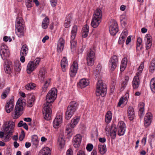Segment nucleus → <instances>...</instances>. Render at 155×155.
I'll return each mask as SVG.
<instances>
[{
  "instance_id": "f257e3e1",
  "label": "nucleus",
  "mask_w": 155,
  "mask_h": 155,
  "mask_svg": "<svg viewBox=\"0 0 155 155\" xmlns=\"http://www.w3.org/2000/svg\"><path fill=\"white\" fill-rule=\"evenodd\" d=\"M57 91L56 88H52L48 92L46 96V102L44 104L43 112L44 118L47 120L50 119L52 108L51 103L54 102L56 98Z\"/></svg>"
},
{
  "instance_id": "f03ea898",
  "label": "nucleus",
  "mask_w": 155,
  "mask_h": 155,
  "mask_svg": "<svg viewBox=\"0 0 155 155\" xmlns=\"http://www.w3.org/2000/svg\"><path fill=\"white\" fill-rule=\"evenodd\" d=\"M15 123L12 120H9L4 122L2 126L3 130L5 135L4 140L5 142L9 141L10 137L14 131Z\"/></svg>"
},
{
  "instance_id": "7ed1b4c3",
  "label": "nucleus",
  "mask_w": 155,
  "mask_h": 155,
  "mask_svg": "<svg viewBox=\"0 0 155 155\" xmlns=\"http://www.w3.org/2000/svg\"><path fill=\"white\" fill-rule=\"evenodd\" d=\"M25 22L22 18L18 17L16 19L15 23V33L19 37H21L24 35L25 32Z\"/></svg>"
},
{
  "instance_id": "20e7f679",
  "label": "nucleus",
  "mask_w": 155,
  "mask_h": 155,
  "mask_svg": "<svg viewBox=\"0 0 155 155\" xmlns=\"http://www.w3.org/2000/svg\"><path fill=\"white\" fill-rule=\"evenodd\" d=\"M25 105V100L23 98H19L15 107L14 114L13 115L14 119H17L21 115V112L23 110L24 106Z\"/></svg>"
},
{
  "instance_id": "39448f33",
  "label": "nucleus",
  "mask_w": 155,
  "mask_h": 155,
  "mask_svg": "<svg viewBox=\"0 0 155 155\" xmlns=\"http://www.w3.org/2000/svg\"><path fill=\"white\" fill-rule=\"evenodd\" d=\"M96 95L97 96L101 95L102 97L105 96L107 93L106 86L104 85L101 80H99L97 84Z\"/></svg>"
},
{
  "instance_id": "423d86ee",
  "label": "nucleus",
  "mask_w": 155,
  "mask_h": 155,
  "mask_svg": "<svg viewBox=\"0 0 155 155\" xmlns=\"http://www.w3.org/2000/svg\"><path fill=\"white\" fill-rule=\"evenodd\" d=\"M78 103L75 101L71 102L68 107L65 113V118L67 120H69L73 115L76 110Z\"/></svg>"
},
{
  "instance_id": "0eeeda50",
  "label": "nucleus",
  "mask_w": 155,
  "mask_h": 155,
  "mask_svg": "<svg viewBox=\"0 0 155 155\" xmlns=\"http://www.w3.org/2000/svg\"><path fill=\"white\" fill-rule=\"evenodd\" d=\"M78 28L76 25L74 26L72 28L71 32V48L72 50L74 51L75 49L76 46V42L74 41V39L76 37Z\"/></svg>"
},
{
  "instance_id": "6e6552de",
  "label": "nucleus",
  "mask_w": 155,
  "mask_h": 155,
  "mask_svg": "<svg viewBox=\"0 0 155 155\" xmlns=\"http://www.w3.org/2000/svg\"><path fill=\"white\" fill-rule=\"evenodd\" d=\"M0 55L3 60H6L9 56V52L7 47L5 45H2L0 48Z\"/></svg>"
},
{
  "instance_id": "1a4fd4ad",
  "label": "nucleus",
  "mask_w": 155,
  "mask_h": 155,
  "mask_svg": "<svg viewBox=\"0 0 155 155\" xmlns=\"http://www.w3.org/2000/svg\"><path fill=\"white\" fill-rule=\"evenodd\" d=\"M95 60L94 52L90 49V51L88 52L87 57V65L91 66H92L94 64V61Z\"/></svg>"
},
{
  "instance_id": "9d476101",
  "label": "nucleus",
  "mask_w": 155,
  "mask_h": 155,
  "mask_svg": "<svg viewBox=\"0 0 155 155\" xmlns=\"http://www.w3.org/2000/svg\"><path fill=\"white\" fill-rule=\"evenodd\" d=\"M118 62L117 57L116 55L112 56L110 58L109 63V67L112 71H113L116 68Z\"/></svg>"
},
{
  "instance_id": "9b49d317",
  "label": "nucleus",
  "mask_w": 155,
  "mask_h": 155,
  "mask_svg": "<svg viewBox=\"0 0 155 155\" xmlns=\"http://www.w3.org/2000/svg\"><path fill=\"white\" fill-rule=\"evenodd\" d=\"M118 62L117 57L116 55L112 56L110 58L109 63V67L112 71H113L116 68Z\"/></svg>"
},
{
  "instance_id": "f8f14e48",
  "label": "nucleus",
  "mask_w": 155,
  "mask_h": 155,
  "mask_svg": "<svg viewBox=\"0 0 155 155\" xmlns=\"http://www.w3.org/2000/svg\"><path fill=\"white\" fill-rule=\"evenodd\" d=\"M14 106V97L7 102L5 105V110L7 113H9L13 110Z\"/></svg>"
},
{
  "instance_id": "ddd939ff",
  "label": "nucleus",
  "mask_w": 155,
  "mask_h": 155,
  "mask_svg": "<svg viewBox=\"0 0 155 155\" xmlns=\"http://www.w3.org/2000/svg\"><path fill=\"white\" fill-rule=\"evenodd\" d=\"M111 24L109 28L110 32L111 35H115L118 30L117 24L115 21H113Z\"/></svg>"
},
{
  "instance_id": "4468645a",
  "label": "nucleus",
  "mask_w": 155,
  "mask_h": 155,
  "mask_svg": "<svg viewBox=\"0 0 155 155\" xmlns=\"http://www.w3.org/2000/svg\"><path fill=\"white\" fill-rule=\"evenodd\" d=\"M73 143L74 147L76 148L80 146L81 141V135L79 134L76 135L73 138Z\"/></svg>"
},
{
  "instance_id": "2eb2a0df",
  "label": "nucleus",
  "mask_w": 155,
  "mask_h": 155,
  "mask_svg": "<svg viewBox=\"0 0 155 155\" xmlns=\"http://www.w3.org/2000/svg\"><path fill=\"white\" fill-rule=\"evenodd\" d=\"M152 118V115L150 112H148L146 114L144 118V124L145 127H147L150 124Z\"/></svg>"
},
{
  "instance_id": "dca6fc26",
  "label": "nucleus",
  "mask_w": 155,
  "mask_h": 155,
  "mask_svg": "<svg viewBox=\"0 0 155 155\" xmlns=\"http://www.w3.org/2000/svg\"><path fill=\"white\" fill-rule=\"evenodd\" d=\"M78 64L77 62L74 61L70 68V74L71 77H74L77 72Z\"/></svg>"
},
{
  "instance_id": "f3484780",
  "label": "nucleus",
  "mask_w": 155,
  "mask_h": 155,
  "mask_svg": "<svg viewBox=\"0 0 155 155\" xmlns=\"http://www.w3.org/2000/svg\"><path fill=\"white\" fill-rule=\"evenodd\" d=\"M12 62L10 61L6 60L4 62V68L5 72L10 74L12 72Z\"/></svg>"
},
{
  "instance_id": "a211bd4d",
  "label": "nucleus",
  "mask_w": 155,
  "mask_h": 155,
  "mask_svg": "<svg viewBox=\"0 0 155 155\" xmlns=\"http://www.w3.org/2000/svg\"><path fill=\"white\" fill-rule=\"evenodd\" d=\"M62 121V117L61 115H57L54 119L53 122V127L54 128H57L61 124Z\"/></svg>"
},
{
  "instance_id": "6ab92c4d",
  "label": "nucleus",
  "mask_w": 155,
  "mask_h": 155,
  "mask_svg": "<svg viewBox=\"0 0 155 155\" xmlns=\"http://www.w3.org/2000/svg\"><path fill=\"white\" fill-rule=\"evenodd\" d=\"M37 67L34 64V63L32 61H30L28 64L27 68V73L30 74L34 71Z\"/></svg>"
},
{
  "instance_id": "aec40b11",
  "label": "nucleus",
  "mask_w": 155,
  "mask_h": 155,
  "mask_svg": "<svg viewBox=\"0 0 155 155\" xmlns=\"http://www.w3.org/2000/svg\"><path fill=\"white\" fill-rule=\"evenodd\" d=\"M64 40L62 38H60L58 42L57 47L58 52H60L62 51L64 48Z\"/></svg>"
},
{
  "instance_id": "412c9836",
  "label": "nucleus",
  "mask_w": 155,
  "mask_h": 155,
  "mask_svg": "<svg viewBox=\"0 0 155 155\" xmlns=\"http://www.w3.org/2000/svg\"><path fill=\"white\" fill-rule=\"evenodd\" d=\"M127 113L130 120H133L135 116V113L134 109L132 106L129 107L127 110Z\"/></svg>"
},
{
  "instance_id": "4be33fe9",
  "label": "nucleus",
  "mask_w": 155,
  "mask_h": 155,
  "mask_svg": "<svg viewBox=\"0 0 155 155\" xmlns=\"http://www.w3.org/2000/svg\"><path fill=\"white\" fill-rule=\"evenodd\" d=\"M65 141L64 140V134L63 132H61L59 134L58 140V145L61 147H64L65 145Z\"/></svg>"
},
{
  "instance_id": "5701e85b",
  "label": "nucleus",
  "mask_w": 155,
  "mask_h": 155,
  "mask_svg": "<svg viewBox=\"0 0 155 155\" xmlns=\"http://www.w3.org/2000/svg\"><path fill=\"white\" fill-rule=\"evenodd\" d=\"M61 64L62 71H65L68 66V61L66 57H64L62 58L61 61Z\"/></svg>"
},
{
  "instance_id": "b1692460",
  "label": "nucleus",
  "mask_w": 155,
  "mask_h": 155,
  "mask_svg": "<svg viewBox=\"0 0 155 155\" xmlns=\"http://www.w3.org/2000/svg\"><path fill=\"white\" fill-rule=\"evenodd\" d=\"M51 150L50 148L47 147H44L41 150L38 155H51Z\"/></svg>"
},
{
  "instance_id": "393cba45",
  "label": "nucleus",
  "mask_w": 155,
  "mask_h": 155,
  "mask_svg": "<svg viewBox=\"0 0 155 155\" xmlns=\"http://www.w3.org/2000/svg\"><path fill=\"white\" fill-rule=\"evenodd\" d=\"M89 81L87 80L82 79L79 81L78 86L82 88L87 86L89 84Z\"/></svg>"
},
{
  "instance_id": "a878e982",
  "label": "nucleus",
  "mask_w": 155,
  "mask_h": 155,
  "mask_svg": "<svg viewBox=\"0 0 155 155\" xmlns=\"http://www.w3.org/2000/svg\"><path fill=\"white\" fill-rule=\"evenodd\" d=\"M146 37L147 39L146 41V50H147L151 47L152 45V39L150 37L149 34H147Z\"/></svg>"
},
{
  "instance_id": "bb28decb",
  "label": "nucleus",
  "mask_w": 155,
  "mask_h": 155,
  "mask_svg": "<svg viewBox=\"0 0 155 155\" xmlns=\"http://www.w3.org/2000/svg\"><path fill=\"white\" fill-rule=\"evenodd\" d=\"M102 15L101 10L99 8L97 9L93 15V18L101 20Z\"/></svg>"
},
{
  "instance_id": "cd10ccee",
  "label": "nucleus",
  "mask_w": 155,
  "mask_h": 155,
  "mask_svg": "<svg viewBox=\"0 0 155 155\" xmlns=\"http://www.w3.org/2000/svg\"><path fill=\"white\" fill-rule=\"evenodd\" d=\"M133 87L134 89L138 88L140 84V81L139 78L137 76H135L132 82Z\"/></svg>"
},
{
  "instance_id": "c85d7f7f",
  "label": "nucleus",
  "mask_w": 155,
  "mask_h": 155,
  "mask_svg": "<svg viewBox=\"0 0 155 155\" xmlns=\"http://www.w3.org/2000/svg\"><path fill=\"white\" fill-rule=\"evenodd\" d=\"M101 20L93 18L91 22V25L94 28H97L101 22Z\"/></svg>"
},
{
  "instance_id": "c756f323",
  "label": "nucleus",
  "mask_w": 155,
  "mask_h": 155,
  "mask_svg": "<svg viewBox=\"0 0 155 155\" xmlns=\"http://www.w3.org/2000/svg\"><path fill=\"white\" fill-rule=\"evenodd\" d=\"M127 61V59L126 58H123L121 61L120 68V70L121 71H123L126 68Z\"/></svg>"
},
{
  "instance_id": "7c9ffc66",
  "label": "nucleus",
  "mask_w": 155,
  "mask_h": 155,
  "mask_svg": "<svg viewBox=\"0 0 155 155\" xmlns=\"http://www.w3.org/2000/svg\"><path fill=\"white\" fill-rule=\"evenodd\" d=\"M28 48L26 45H23L20 51V55H26L28 51Z\"/></svg>"
},
{
  "instance_id": "2f4dec72",
  "label": "nucleus",
  "mask_w": 155,
  "mask_h": 155,
  "mask_svg": "<svg viewBox=\"0 0 155 155\" xmlns=\"http://www.w3.org/2000/svg\"><path fill=\"white\" fill-rule=\"evenodd\" d=\"M98 149L100 153L102 155H103L107 151L105 145L99 144L98 146Z\"/></svg>"
},
{
  "instance_id": "473e14b6",
  "label": "nucleus",
  "mask_w": 155,
  "mask_h": 155,
  "mask_svg": "<svg viewBox=\"0 0 155 155\" xmlns=\"http://www.w3.org/2000/svg\"><path fill=\"white\" fill-rule=\"evenodd\" d=\"M49 23V19L47 17H46L43 20L42 23V28L44 29L47 28Z\"/></svg>"
},
{
  "instance_id": "72a5a7b5",
  "label": "nucleus",
  "mask_w": 155,
  "mask_h": 155,
  "mask_svg": "<svg viewBox=\"0 0 155 155\" xmlns=\"http://www.w3.org/2000/svg\"><path fill=\"white\" fill-rule=\"evenodd\" d=\"M45 73L46 71L44 69L42 68L40 71L39 74V78L41 81H44L46 77Z\"/></svg>"
},
{
  "instance_id": "f704fd0d",
  "label": "nucleus",
  "mask_w": 155,
  "mask_h": 155,
  "mask_svg": "<svg viewBox=\"0 0 155 155\" xmlns=\"http://www.w3.org/2000/svg\"><path fill=\"white\" fill-rule=\"evenodd\" d=\"M144 104L143 103H140L138 105L139 111L138 114L140 117L142 116L144 110Z\"/></svg>"
},
{
  "instance_id": "c9c22d12",
  "label": "nucleus",
  "mask_w": 155,
  "mask_h": 155,
  "mask_svg": "<svg viewBox=\"0 0 155 155\" xmlns=\"http://www.w3.org/2000/svg\"><path fill=\"white\" fill-rule=\"evenodd\" d=\"M142 41L141 38L140 37L138 38L137 42L136 49L138 51H140L142 49L143 46L141 44Z\"/></svg>"
},
{
  "instance_id": "e433bc0d",
  "label": "nucleus",
  "mask_w": 155,
  "mask_h": 155,
  "mask_svg": "<svg viewBox=\"0 0 155 155\" xmlns=\"http://www.w3.org/2000/svg\"><path fill=\"white\" fill-rule=\"evenodd\" d=\"M80 117H75L72 120L71 122V127L73 128L77 124L80 120Z\"/></svg>"
},
{
  "instance_id": "4c0bfd02",
  "label": "nucleus",
  "mask_w": 155,
  "mask_h": 155,
  "mask_svg": "<svg viewBox=\"0 0 155 155\" xmlns=\"http://www.w3.org/2000/svg\"><path fill=\"white\" fill-rule=\"evenodd\" d=\"M149 71L153 73L155 70V59H152L150 62L149 68Z\"/></svg>"
},
{
  "instance_id": "58836bf2",
  "label": "nucleus",
  "mask_w": 155,
  "mask_h": 155,
  "mask_svg": "<svg viewBox=\"0 0 155 155\" xmlns=\"http://www.w3.org/2000/svg\"><path fill=\"white\" fill-rule=\"evenodd\" d=\"M112 117V113L110 111H108L106 114L105 117V122L108 123L111 120Z\"/></svg>"
},
{
  "instance_id": "ea45409f",
  "label": "nucleus",
  "mask_w": 155,
  "mask_h": 155,
  "mask_svg": "<svg viewBox=\"0 0 155 155\" xmlns=\"http://www.w3.org/2000/svg\"><path fill=\"white\" fill-rule=\"evenodd\" d=\"M71 15H69L66 18L65 21L64 26L66 28H68L70 26V23L71 21Z\"/></svg>"
},
{
  "instance_id": "a19ab883",
  "label": "nucleus",
  "mask_w": 155,
  "mask_h": 155,
  "mask_svg": "<svg viewBox=\"0 0 155 155\" xmlns=\"http://www.w3.org/2000/svg\"><path fill=\"white\" fill-rule=\"evenodd\" d=\"M15 70L16 72H19L21 69V65L20 63L18 61L15 62Z\"/></svg>"
},
{
  "instance_id": "79ce46f5",
  "label": "nucleus",
  "mask_w": 155,
  "mask_h": 155,
  "mask_svg": "<svg viewBox=\"0 0 155 155\" xmlns=\"http://www.w3.org/2000/svg\"><path fill=\"white\" fill-rule=\"evenodd\" d=\"M31 142L33 145L37 146L38 143V137L36 135H34L32 136Z\"/></svg>"
},
{
  "instance_id": "37998d69",
  "label": "nucleus",
  "mask_w": 155,
  "mask_h": 155,
  "mask_svg": "<svg viewBox=\"0 0 155 155\" xmlns=\"http://www.w3.org/2000/svg\"><path fill=\"white\" fill-rule=\"evenodd\" d=\"M150 87L152 91L155 92V78L151 79L150 82Z\"/></svg>"
},
{
  "instance_id": "c03bdc74",
  "label": "nucleus",
  "mask_w": 155,
  "mask_h": 155,
  "mask_svg": "<svg viewBox=\"0 0 155 155\" xmlns=\"http://www.w3.org/2000/svg\"><path fill=\"white\" fill-rule=\"evenodd\" d=\"M50 82L51 81L50 79L46 81L42 87V91L43 92H45L46 91L47 88L48 87Z\"/></svg>"
},
{
  "instance_id": "a18cd8bd",
  "label": "nucleus",
  "mask_w": 155,
  "mask_h": 155,
  "mask_svg": "<svg viewBox=\"0 0 155 155\" xmlns=\"http://www.w3.org/2000/svg\"><path fill=\"white\" fill-rule=\"evenodd\" d=\"M35 97L32 96L30 99L28 100L27 102V105L28 107H31L33 105L35 102Z\"/></svg>"
},
{
  "instance_id": "49530a36",
  "label": "nucleus",
  "mask_w": 155,
  "mask_h": 155,
  "mask_svg": "<svg viewBox=\"0 0 155 155\" xmlns=\"http://www.w3.org/2000/svg\"><path fill=\"white\" fill-rule=\"evenodd\" d=\"M35 87V84L33 83H30L27 84L25 86V88L27 90L32 89Z\"/></svg>"
},
{
  "instance_id": "de8ad7c7",
  "label": "nucleus",
  "mask_w": 155,
  "mask_h": 155,
  "mask_svg": "<svg viewBox=\"0 0 155 155\" xmlns=\"http://www.w3.org/2000/svg\"><path fill=\"white\" fill-rule=\"evenodd\" d=\"M125 131V128H118V135L119 136L123 135L124 134Z\"/></svg>"
},
{
  "instance_id": "09e8293b",
  "label": "nucleus",
  "mask_w": 155,
  "mask_h": 155,
  "mask_svg": "<svg viewBox=\"0 0 155 155\" xmlns=\"http://www.w3.org/2000/svg\"><path fill=\"white\" fill-rule=\"evenodd\" d=\"M118 128H126L125 124L123 121H121L119 122L118 125Z\"/></svg>"
},
{
  "instance_id": "8fccbe9b",
  "label": "nucleus",
  "mask_w": 155,
  "mask_h": 155,
  "mask_svg": "<svg viewBox=\"0 0 155 155\" xmlns=\"http://www.w3.org/2000/svg\"><path fill=\"white\" fill-rule=\"evenodd\" d=\"M116 128H115L114 130H112V131L110 133V136L111 137L112 139H114L116 137Z\"/></svg>"
},
{
  "instance_id": "3c124183",
  "label": "nucleus",
  "mask_w": 155,
  "mask_h": 155,
  "mask_svg": "<svg viewBox=\"0 0 155 155\" xmlns=\"http://www.w3.org/2000/svg\"><path fill=\"white\" fill-rule=\"evenodd\" d=\"M32 0H26V5L27 8L31 7L32 6Z\"/></svg>"
},
{
  "instance_id": "603ef678",
  "label": "nucleus",
  "mask_w": 155,
  "mask_h": 155,
  "mask_svg": "<svg viewBox=\"0 0 155 155\" xmlns=\"http://www.w3.org/2000/svg\"><path fill=\"white\" fill-rule=\"evenodd\" d=\"M25 136V134L24 131L23 130H22L19 137V140H20L22 141L24 139Z\"/></svg>"
},
{
  "instance_id": "864d4df0",
  "label": "nucleus",
  "mask_w": 155,
  "mask_h": 155,
  "mask_svg": "<svg viewBox=\"0 0 155 155\" xmlns=\"http://www.w3.org/2000/svg\"><path fill=\"white\" fill-rule=\"evenodd\" d=\"M89 31V27L88 25H86L82 29V31L86 32L88 33Z\"/></svg>"
},
{
  "instance_id": "5fc2aeb1",
  "label": "nucleus",
  "mask_w": 155,
  "mask_h": 155,
  "mask_svg": "<svg viewBox=\"0 0 155 155\" xmlns=\"http://www.w3.org/2000/svg\"><path fill=\"white\" fill-rule=\"evenodd\" d=\"M40 59V58H36L34 61H32L34 62V64L37 67L39 64Z\"/></svg>"
},
{
  "instance_id": "6e6d98bb",
  "label": "nucleus",
  "mask_w": 155,
  "mask_h": 155,
  "mask_svg": "<svg viewBox=\"0 0 155 155\" xmlns=\"http://www.w3.org/2000/svg\"><path fill=\"white\" fill-rule=\"evenodd\" d=\"M93 148V146L91 144H87L86 149L88 151H91Z\"/></svg>"
},
{
  "instance_id": "4d7b16f0",
  "label": "nucleus",
  "mask_w": 155,
  "mask_h": 155,
  "mask_svg": "<svg viewBox=\"0 0 155 155\" xmlns=\"http://www.w3.org/2000/svg\"><path fill=\"white\" fill-rule=\"evenodd\" d=\"M144 66V64L143 63H141V64H140V66H139L137 69L138 71L140 72H141L143 69Z\"/></svg>"
},
{
  "instance_id": "13d9d810",
  "label": "nucleus",
  "mask_w": 155,
  "mask_h": 155,
  "mask_svg": "<svg viewBox=\"0 0 155 155\" xmlns=\"http://www.w3.org/2000/svg\"><path fill=\"white\" fill-rule=\"evenodd\" d=\"M125 38H124V37H122V36H120L119 38L118 43L120 44H123L125 41Z\"/></svg>"
},
{
  "instance_id": "bf43d9fd",
  "label": "nucleus",
  "mask_w": 155,
  "mask_h": 155,
  "mask_svg": "<svg viewBox=\"0 0 155 155\" xmlns=\"http://www.w3.org/2000/svg\"><path fill=\"white\" fill-rule=\"evenodd\" d=\"M128 35V32L127 30H124L120 35L121 36L124 37L126 38Z\"/></svg>"
},
{
  "instance_id": "052dcab7",
  "label": "nucleus",
  "mask_w": 155,
  "mask_h": 155,
  "mask_svg": "<svg viewBox=\"0 0 155 155\" xmlns=\"http://www.w3.org/2000/svg\"><path fill=\"white\" fill-rule=\"evenodd\" d=\"M51 5L54 7L56 5L57 0H50Z\"/></svg>"
},
{
  "instance_id": "680f3d73",
  "label": "nucleus",
  "mask_w": 155,
  "mask_h": 155,
  "mask_svg": "<svg viewBox=\"0 0 155 155\" xmlns=\"http://www.w3.org/2000/svg\"><path fill=\"white\" fill-rule=\"evenodd\" d=\"M127 81H124L122 82L121 85V88L120 89V90L121 91L123 90V89H122V88H124L126 87V85H127Z\"/></svg>"
},
{
  "instance_id": "e2e57ef3",
  "label": "nucleus",
  "mask_w": 155,
  "mask_h": 155,
  "mask_svg": "<svg viewBox=\"0 0 155 155\" xmlns=\"http://www.w3.org/2000/svg\"><path fill=\"white\" fill-rule=\"evenodd\" d=\"M66 155H73V151L71 149H69L67 150Z\"/></svg>"
},
{
  "instance_id": "0e129e2a",
  "label": "nucleus",
  "mask_w": 155,
  "mask_h": 155,
  "mask_svg": "<svg viewBox=\"0 0 155 155\" xmlns=\"http://www.w3.org/2000/svg\"><path fill=\"white\" fill-rule=\"evenodd\" d=\"M10 91V88L9 87H8L5 90H4L3 92L6 94H8L9 93Z\"/></svg>"
},
{
  "instance_id": "69168bd1",
  "label": "nucleus",
  "mask_w": 155,
  "mask_h": 155,
  "mask_svg": "<svg viewBox=\"0 0 155 155\" xmlns=\"http://www.w3.org/2000/svg\"><path fill=\"white\" fill-rule=\"evenodd\" d=\"M99 140L100 142L104 143L106 141V140L105 137H99L98 139Z\"/></svg>"
},
{
  "instance_id": "338daca9",
  "label": "nucleus",
  "mask_w": 155,
  "mask_h": 155,
  "mask_svg": "<svg viewBox=\"0 0 155 155\" xmlns=\"http://www.w3.org/2000/svg\"><path fill=\"white\" fill-rule=\"evenodd\" d=\"M77 155H86V154L84 151L81 150L78 152Z\"/></svg>"
},
{
  "instance_id": "774afa93",
  "label": "nucleus",
  "mask_w": 155,
  "mask_h": 155,
  "mask_svg": "<svg viewBox=\"0 0 155 155\" xmlns=\"http://www.w3.org/2000/svg\"><path fill=\"white\" fill-rule=\"evenodd\" d=\"M124 101V98L123 97L121 98L119 101L118 103V106H120L123 103Z\"/></svg>"
}]
</instances>
